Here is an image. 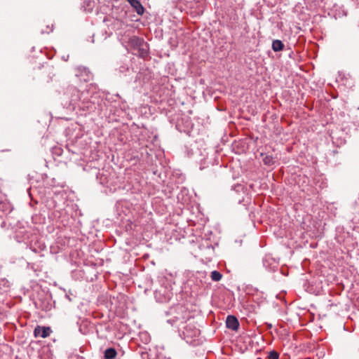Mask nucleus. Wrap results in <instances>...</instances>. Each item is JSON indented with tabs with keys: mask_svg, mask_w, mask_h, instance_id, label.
Wrapping results in <instances>:
<instances>
[{
	"mask_svg": "<svg viewBox=\"0 0 359 359\" xmlns=\"http://www.w3.org/2000/svg\"><path fill=\"white\" fill-rule=\"evenodd\" d=\"M186 4H189L190 7L197 6V4L199 2V0H183Z\"/></svg>",
	"mask_w": 359,
	"mask_h": 359,
	"instance_id": "4468645a",
	"label": "nucleus"
},
{
	"mask_svg": "<svg viewBox=\"0 0 359 359\" xmlns=\"http://www.w3.org/2000/svg\"><path fill=\"white\" fill-rule=\"evenodd\" d=\"M51 332V330L49 327H41L37 325L34 330V334L35 337H41L42 338L48 337Z\"/></svg>",
	"mask_w": 359,
	"mask_h": 359,
	"instance_id": "7ed1b4c3",
	"label": "nucleus"
},
{
	"mask_svg": "<svg viewBox=\"0 0 359 359\" xmlns=\"http://www.w3.org/2000/svg\"><path fill=\"white\" fill-rule=\"evenodd\" d=\"M88 9L90 10L92 8V5H91V2H89L88 4Z\"/></svg>",
	"mask_w": 359,
	"mask_h": 359,
	"instance_id": "f3484780",
	"label": "nucleus"
},
{
	"mask_svg": "<svg viewBox=\"0 0 359 359\" xmlns=\"http://www.w3.org/2000/svg\"><path fill=\"white\" fill-rule=\"evenodd\" d=\"M226 327L236 331L239 327V322L233 316H228L226 320Z\"/></svg>",
	"mask_w": 359,
	"mask_h": 359,
	"instance_id": "423d86ee",
	"label": "nucleus"
},
{
	"mask_svg": "<svg viewBox=\"0 0 359 359\" xmlns=\"http://www.w3.org/2000/svg\"><path fill=\"white\" fill-rule=\"evenodd\" d=\"M124 25L126 26V28L128 27H129V25L128 24H124Z\"/></svg>",
	"mask_w": 359,
	"mask_h": 359,
	"instance_id": "aec40b11",
	"label": "nucleus"
},
{
	"mask_svg": "<svg viewBox=\"0 0 359 359\" xmlns=\"http://www.w3.org/2000/svg\"><path fill=\"white\" fill-rule=\"evenodd\" d=\"M210 277H211V279L213 280V281H219L222 278V274L217 271H213L211 272V275H210Z\"/></svg>",
	"mask_w": 359,
	"mask_h": 359,
	"instance_id": "9b49d317",
	"label": "nucleus"
},
{
	"mask_svg": "<svg viewBox=\"0 0 359 359\" xmlns=\"http://www.w3.org/2000/svg\"><path fill=\"white\" fill-rule=\"evenodd\" d=\"M144 42V41L142 39H140L137 36H132L131 37H129L128 45L131 48L132 53L136 50L137 48L142 44V43Z\"/></svg>",
	"mask_w": 359,
	"mask_h": 359,
	"instance_id": "20e7f679",
	"label": "nucleus"
},
{
	"mask_svg": "<svg viewBox=\"0 0 359 359\" xmlns=\"http://www.w3.org/2000/svg\"><path fill=\"white\" fill-rule=\"evenodd\" d=\"M149 47L147 43L144 42L137 48V49L133 51V54L137 55L140 57L144 58L148 55Z\"/></svg>",
	"mask_w": 359,
	"mask_h": 359,
	"instance_id": "39448f33",
	"label": "nucleus"
},
{
	"mask_svg": "<svg viewBox=\"0 0 359 359\" xmlns=\"http://www.w3.org/2000/svg\"><path fill=\"white\" fill-rule=\"evenodd\" d=\"M107 20V18H104L103 20V22H105Z\"/></svg>",
	"mask_w": 359,
	"mask_h": 359,
	"instance_id": "6ab92c4d",
	"label": "nucleus"
},
{
	"mask_svg": "<svg viewBox=\"0 0 359 359\" xmlns=\"http://www.w3.org/2000/svg\"><path fill=\"white\" fill-rule=\"evenodd\" d=\"M117 355V352L114 348H109L104 351V359H114Z\"/></svg>",
	"mask_w": 359,
	"mask_h": 359,
	"instance_id": "1a4fd4ad",
	"label": "nucleus"
},
{
	"mask_svg": "<svg viewBox=\"0 0 359 359\" xmlns=\"http://www.w3.org/2000/svg\"><path fill=\"white\" fill-rule=\"evenodd\" d=\"M66 95L69 97V103L73 106H78L79 107H86L84 103L86 102L85 98L82 100L84 95L83 92H80L74 86H69L66 90ZM86 107H88L86 106Z\"/></svg>",
	"mask_w": 359,
	"mask_h": 359,
	"instance_id": "f257e3e1",
	"label": "nucleus"
},
{
	"mask_svg": "<svg viewBox=\"0 0 359 359\" xmlns=\"http://www.w3.org/2000/svg\"><path fill=\"white\" fill-rule=\"evenodd\" d=\"M284 44L280 40H274L272 43V49L275 52L280 51L283 49Z\"/></svg>",
	"mask_w": 359,
	"mask_h": 359,
	"instance_id": "9d476101",
	"label": "nucleus"
},
{
	"mask_svg": "<svg viewBox=\"0 0 359 359\" xmlns=\"http://www.w3.org/2000/svg\"><path fill=\"white\" fill-rule=\"evenodd\" d=\"M267 358L268 359H279V353L274 350L271 351L269 353Z\"/></svg>",
	"mask_w": 359,
	"mask_h": 359,
	"instance_id": "f8f14e48",
	"label": "nucleus"
},
{
	"mask_svg": "<svg viewBox=\"0 0 359 359\" xmlns=\"http://www.w3.org/2000/svg\"><path fill=\"white\" fill-rule=\"evenodd\" d=\"M355 2H356V3H357V4H358V7L359 8V0H355Z\"/></svg>",
	"mask_w": 359,
	"mask_h": 359,
	"instance_id": "a211bd4d",
	"label": "nucleus"
},
{
	"mask_svg": "<svg viewBox=\"0 0 359 359\" xmlns=\"http://www.w3.org/2000/svg\"><path fill=\"white\" fill-rule=\"evenodd\" d=\"M185 331L184 332V334L187 337H196L199 334V330L196 329L194 325H188L184 328Z\"/></svg>",
	"mask_w": 359,
	"mask_h": 359,
	"instance_id": "6e6552de",
	"label": "nucleus"
},
{
	"mask_svg": "<svg viewBox=\"0 0 359 359\" xmlns=\"http://www.w3.org/2000/svg\"><path fill=\"white\" fill-rule=\"evenodd\" d=\"M129 71V67L128 66L122 65L119 67V72L123 74H126Z\"/></svg>",
	"mask_w": 359,
	"mask_h": 359,
	"instance_id": "2eb2a0df",
	"label": "nucleus"
},
{
	"mask_svg": "<svg viewBox=\"0 0 359 359\" xmlns=\"http://www.w3.org/2000/svg\"><path fill=\"white\" fill-rule=\"evenodd\" d=\"M53 24L51 25V26L47 25L46 31L42 30L41 32L42 33H45L46 32V33L48 34V33H50V32H51L53 31Z\"/></svg>",
	"mask_w": 359,
	"mask_h": 359,
	"instance_id": "dca6fc26",
	"label": "nucleus"
},
{
	"mask_svg": "<svg viewBox=\"0 0 359 359\" xmlns=\"http://www.w3.org/2000/svg\"><path fill=\"white\" fill-rule=\"evenodd\" d=\"M132 6L133 10L140 15L144 12V8L139 0H126Z\"/></svg>",
	"mask_w": 359,
	"mask_h": 359,
	"instance_id": "0eeeda50",
	"label": "nucleus"
},
{
	"mask_svg": "<svg viewBox=\"0 0 359 359\" xmlns=\"http://www.w3.org/2000/svg\"><path fill=\"white\" fill-rule=\"evenodd\" d=\"M75 75L79 78L80 80L87 82L91 79V74L90 71L84 67H78L75 69Z\"/></svg>",
	"mask_w": 359,
	"mask_h": 359,
	"instance_id": "f03ea898",
	"label": "nucleus"
},
{
	"mask_svg": "<svg viewBox=\"0 0 359 359\" xmlns=\"http://www.w3.org/2000/svg\"><path fill=\"white\" fill-rule=\"evenodd\" d=\"M263 161L265 165H272L274 163V161H273V158L272 156H265L264 158H263Z\"/></svg>",
	"mask_w": 359,
	"mask_h": 359,
	"instance_id": "ddd939ff",
	"label": "nucleus"
}]
</instances>
